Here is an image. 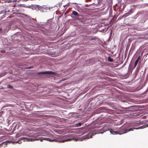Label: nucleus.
<instances>
[{
	"instance_id": "dca6fc26",
	"label": "nucleus",
	"mask_w": 148,
	"mask_h": 148,
	"mask_svg": "<svg viewBox=\"0 0 148 148\" xmlns=\"http://www.w3.org/2000/svg\"><path fill=\"white\" fill-rule=\"evenodd\" d=\"M28 0H24L23 1H27Z\"/></svg>"
},
{
	"instance_id": "7ed1b4c3",
	"label": "nucleus",
	"mask_w": 148,
	"mask_h": 148,
	"mask_svg": "<svg viewBox=\"0 0 148 148\" xmlns=\"http://www.w3.org/2000/svg\"><path fill=\"white\" fill-rule=\"evenodd\" d=\"M38 74H49L50 75H54L56 73L55 72L52 71H46L38 72Z\"/></svg>"
},
{
	"instance_id": "f3484780",
	"label": "nucleus",
	"mask_w": 148,
	"mask_h": 148,
	"mask_svg": "<svg viewBox=\"0 0 148 148\" xmlns=\"http://www.w3.org/2000/svg\"><path fill=\"white\" fill-rule=\"evenodd\" d=\"M100 109V108H99V109L97 110H98L99 111V110Z\"/></svg>"
},
{
	"instance_id": "ddd939ff",
	"label": "nucleus",
	"mask_w": 148,
	"mask_h": 148,
	"mask_svg": "<svg viewBox=\"0 0 148 148\" xmlns=\"http://www.w3.org/2000/svg\"><path fill=\"white\" fill-rule=\"evenodd\" d=\"M140 56H139L137 58V59H136L138 60H139V59H140Z\"/></svg>"
},
{
	"instance_id": "0eeeda50",
	"label": "nucleus",
	"mask_w": 148,
	"mask_h": 148,
	"mask_svg": "<svg viewBox=\"0 0 148 148\" xmlns=\"http://www.w3.org/2000/svg\"><path fill=\"white\" fill-rule=\"evenodd\" d=\"M138 61H139V60H136V61L134 63V65L133 66L134 68H135L136 66Z\"/></svg>"
},
{
	"instance_id": "9b49d317",
	"label": "nucleus",
	"mask_w": 148,
	"mask_h": 148,
	"mask_svg": "<svg viewBox=\"0 0 148 148\" xmlns=\"http://www.w3.org/2000/svg\"><path fill=\"white\" fill-rule=\"evenodd\" d=\"M81 125L82 123H79L77 124V126H81Z\"/></svg>"
},
{
	"instance_id": "f03ea898",
	"label": "nucleus",
	"mask_w": 148,
	"mask_h": 148,
	"mask_svg": "<svg viewBox=\"0 0 148 148\" xmlns=\"http://www.w3.org/2000/svg\"><path fill=\"white\" fill-rule=\"evenodd\" d=\"M139 123H126L124 124L122 126L117 130L116 131H114L112 129L110 131V132L113 134H121L126 133L127 132L133 130V129H143L148 126V124L143 125L139 127H136L139 125Z\"/></svg>"
},
{
	"instance_id": "39448f33",
	"label": "nucleus",
	"mask_w": 148,
	"mask_h": 148,
	"mask_svg": "<svg viewBox=\"0 0 148 148\" xmlns=\"http://www.w3.org/2000/svg\"><path fill=\"white\" fill-rule=\"evenodd\" d=\"M72 14V15L75 16L77 17H78L80 16L78 13L75 11H73Z\"/></svg>"
},
{
	"instance_id": "f257e3e1",
	"label": "nucleus",
	"mask_w": 148,
	"mask_h": 148,
	"mask_svg": "<svg viewBox=\"0 0 148 148\" xmlns=\"http://www.w3.org/2000/svg\"><path fill=\"white\" fill-rule=\"evenodd\" d=\"M31 131V130L28 128L26 129H23L22 130V132L21 133V135L23 136H27L31 138H25V137H21L20 139L21 140H25L26 139L28 141H33L35 140H40V141L42 142L43 140L49 141V142H53L55 141L56 142H60V143H64L65 141H70L72 140V139H67L65 140H58L57 139H51L49 138L46 137H40V136H36L33 133H29V132Z\"/></svg>"
},
{
	"instance_id": "6e6552de",
	"label": "nucleus",
	"mask_w": 148,
	"mask_h": 148,
	"mask_svg": "<svg viewBox=\"0 0 148 148\" xmlns=\"http://www.w3.org/2000/svg\"><path fill=\"white\" fill-rule=\"evenodd\" d=\"M108 60L110 62H112L113 61V59L112 58H111L110 56L108 57Z\"/></svg>"
},
{
	"instance_id": "4468645a",
	"label": "nucleus",
	"mask_w": 148,
	"mask_h": 148,
	"mask_svg": "<svg viewBox=\"0 0 148 148\" xmlns=\"http://www.w3.org/2000/svg\"><path fill=\"white\" fill-rule=\"evenodd\" d=\"M140 56H139L137 58V59H136L138 60H139V59H140Z\"/></svg>"
},
{
	"instance_id": "f8f14e48",
	"label": "nucleus",
	"mask_w": 148,
	"mask_h": 148,
	"mask_svg": "<svg viewBox=\"0 0 148 148\" xmlns=\"http://www.w3.org/2000/svg\"><path fill=\"white\" fill-rule=\"evenodd\" d=\"M66 6H69L70 5V3H68L67 4H66Z\"/></svg>"
},
{
	"instance_id": "423d86ee",
	"label": "nucleus",
	"mask_w": 148,
	"mask_h": 148,
	"mask_svg": "<svg viewBox=\"0 0 148 148\" xmlns=\"http://www.w3.org/2000/svg\"><path fill=\"white\" fill-rule=\"evenodd\" d=\"M87 39L89 40H95L96 39V38L95 37L90 36L88 37Z\"/></svg>"
},
{
	"instance_id": "20e7f679",
	"label": "nucleus",
	"mask_w": 148,
	"mask_h": 148,
	"mask_svg": "<svg viewBox=\"0 0 148 148\" xmlns=\"http://www.w3.org/2000/svg\"><path fill=\"white\" fill-rule=\"evenodd\" d=\"M39 8V10L42 12H46L47 10L49 9L48 7L45 5H43L42 7H41V8Z\"/></svg>"
},
{
	"instance_id": "2eb2a0df",
	"label": "nucleus",
	"mask_w": 148,
	"mask_h": 148,
	"mask_svg": "<svg viewBox=\"0 0 148 148\" xmlns=\"http://www.w3.org/2000/svg\"><path fill=\"white\" fill-rule=\"evenodd\" d=\"M63 6H64V8H65V7H66V5H64Z\"/></svg>"
},
{
	"instance_id": "9d476101",
	"label": "nucleus",
	"mask_w": 148,
	"mask_h": 148,
	"mask_svg": "<svg viewBox=\"0 0 148 148\" xmlns=\"http://www.w3.org/2000/svg\"><path fill=\"white\" fill-rule=\"evenodd\" d=\"M104 29H103V32L105 31V32H106L107 31V29H108V28H106V27H104Z\"/></svg>"
},
{
	"instance_id": "1a4fd4ad",
	"label": "nucleus",
	"mask_w": 148,
	"mask_h": 148,
	"mask_svg": "<svg viewBox=\"0 0 148 148\" xmlns=\"http://www.w3.org/2000/svg\"><path fill=\"white\" fill-rule=\"evenodd\" d=\"M13 88V86L10 85H9L7 86V88L12 89Z\"/></svg>"
}]
</instances>
